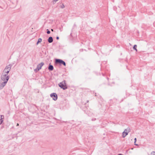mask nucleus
<instances>
[{
	"label": "nucleus",
	"instance_id": "nucleus-1",
	"mask_svg": "<svg viewBox=\"0 0 155 155\" xmlns=\"http://www.w3.org/2000/svg\"><path fill=\"white\" fill-rule=\"evenodd\" d=\"M9 78V76L7 74H5L2 73L1 75V81H8Z\"/></svg>",
	"mask_w": 155,
	"mask_h": 155
},
{
	"label": "nucleus",
	"instance_id": "nucleus-2",
	"mask_svg": "<svg viewBox=\"0 0 155 155\" xmlns=\"http://www.w3.org/2000/svg\"><path fill=\"white\" fill-rule=\"evenodd\" d=\"M12 66V65L11 64H9L6 66L4 69L2 73L8 74L11 69Z\"/></svg>",
	"mask_w": 155,
	"mask_h": 155
},
{
	"label": "nucleus",
	"instance_id": "nucleus-3",
	"mask_svg": "<svg viewBox=\"0 0 155 155\" xmlns=\"http://www.w3.org/2000/svg\"><path fill=\"white\" fill-rule=\"evenodd\" d=\"M59 86L63 90H65L67 88L66 86L65 81H63L62 82L58 84Z\"/></svg>",
	"mask_w": 155,
	"mask_h": 155
},
{
	"label": "nucleus",
	"instance_id": "nucleus-4",
	"mask_svg": "<svg viewBox=\"0 0 155 155\" xmlns=\"http://www.w3.org/2000/svg\"><path fill=\"white\" fill-rule=\"evenodd\" d=\"M55 63L56 64L59 63L60 64H62L64 66H66V63L64 61L60 59H56L55 60Z\"/></svg>",
	"mask_w": 155,
	"mask_h": 155
},
{
	"label": "nucleus",
	"instance_id": "nucleus-5",
	"mask_svg": "<svg viewBox=\"0 0 155 155\" xmlns=\"http://www.w3.org/2000/svg\"><path fill=\"white\" fill-rule=\"evenodd\" d=\"M44 63L43 62H41L40 64H39L37 66V68L36 69L34 70V71L36 72L37 71H39L41 69L42 67L44 65Z\"/></svg>",
	"mask_w": 155,
	"mask_h": 155
},
{
	"label": "nucleus",
	"instance_id": "nucleus-6",
	"mask_svg": "<svg viewBox=\"0 0 155 155\" xmlns=\"http://www.w3.org/2000/svg\"><path fill=\"white\" fill-rule=\"evenodd\" d=\"M130 129L129 128H127L125 129L124 131L122 133V137L124 138L128 134V133L130 131Z\"/></svg>",
	"mask_w": 155,
	"mask_h": 155
},
{
	"label": "nucleus",
	"instance_id": "nucleus-7",
	"mask_svg": "<svg viewBox=\"0 0 155 155\" xmlns=\"http://www.w3.org/2000/svg\"><path fill=\"white\" fill-rule=\"evenodd\" d=\"M50 96L54 101H56L58 98L57 95L55 93H53L50 94Z\"/></svg>",
	"mask_w": 155,
	"mask_h": 155
},
{
	"label": "nucleus",
	"instance_id": "nucleus-8",
	"mask_svg": "<svg viewBox=\"0 0 155 155\" xmlns=\"http://www.w3.org/2000/svg\"><path fill=\"white\" fill-rule=\"evenodd\" d=\"M1 82V84H0V88L1 89H2L7 84V81H3V82Z\"/></svg>",
	"mask_w": 155,
	"mask_h": 155
},
{
	"label": "nucleus",
	"instance_id": "nucleus-9",
	"mask_svg": "<svg viewBox=\"0 0 155 155\" xmlns=\"http://www.w3.org/2000/svg\"><path fill=\"white\" fill-rule=\"evenodd\" d=\"M4 116L3 115H0V125H1L3 121V119L4 118Z\"/></svg>",
	"mask_w": 155,
	"mask_h": 155
},
{
	"label": "nucleus",
	"instance_id": "nucleus-10",
	"mask_svg": "<svg viewBox=\"0 0 155 155\" xmlns=\"http://www.w3.org/2000/svg\"><path fill=\"white\" fill-rule=\"evenodd\" d=\"M48 42L50 43H51L53 41V39L52 37H50L48 38Z\"/></svg>",
	"mask_w": 155,
	"mask_h": 155
},
{
	"label": "nucleus",
	"instance_id": "nucleus-11",
	"mask_svg": "<svg viewBox=\"0 0 155 155\" xmlns=\"http://www.w3.org/2000/svg\"><path fill=\"white\" fill-rule=\"evenodd\" d=\"M48 69L50 71H52L54 69L53 66L50 64L48 67Z\"/></svg>",
	"mask_w": 155,
	"mask_h": 155
},
{
	"label": "nucleus",
	"instance_id": "nucleus-12",
	"mask_svg": "<svg viewBox=\"0 0 155 155\" xmlns=\"http://www.w3.org/2000/svg\"><path fill=\"white\" fill-rule=\"evenodd\" d=\"M42 41V39L41 38H39L38 40V41L37 43V45H38L39 43L41 42Z\"/></svg>",
	"mask_w": 155,
	"mask_h": 155
},
{
	"label": "nucleus",
	"instance_id": "nucleus-13",
	"mask_svg": "<svg viewBox=\"0 0 155 155\" xmlns=\"http://www.w3.org/2000/svg\"><path fill=\"white\" fill-rule=\"evenodd\" d=\"M137 47V45H134V47H133V49L135 50L136 51H137V50L136 48V47Z\"/></svg>",
	"mask_w": 155,
	"mask_h": 155
},
{
	"label": "nucleus",
	"instance_id": "nucleus-14",
	"mask_svg": "<svg viewBox=\"0 0 155 155\" xmlns=\"http://www.w3.org/2000/svg\"><path fill=\"white\" fill-rule=\"evenodd\" d=\"M151 154L152 155H155V152L153 151L151 152Z\"/></svg>",
	"mask_w": 155,
	"mask_h": 155
},
{
	"label": "nucleus",
	"instance_id": "nucleus-15",
	"mask_svg": "<svg viewBox=\"0 0 155 155\" xmlns=\"http://www.w3.org/2000/svg\"><path fill=\"white\" fill-rule=\"evenodd\" d=\"M64 7V6L63 4H62L61 6V8H63Z\"/></svg>",
	"mask_w": 155,
	"mask_h": 155
},
{
	"label": "nucleus",
	"instance_id": "nucleus-16",
	"mask_svg": "<svg viewBox=\"0 0 155 155\" xmlns=\"http://www.w3.org/2000/svg\"><path fill=\"white\" fill-rule=\"evenodd\" d=\"M47 33L48 34H49L50 33V31H49L48 29H47Z\"/></svg>",
	"mask_w": 155,
	"mask_h": 155
},
{
	"label": "nucleus",
	"instance_id": "nucleus-17",
	"mask_svg": "<svg viewBox=\"0 0 155 155\" xmlns=\"http://www.w3.org/2000/svg\"><path fill=\"white\" fill-rule=\"evenodd\" d=\"M136 141H137V139L136 138H135L134 139V143H135Z\"/></svg>",
	"mask_w": 155,
	"mask_h": 155
},
{
	"label": "nucleus",
	"instance_id": "nucleus-18",
	"mask_svg": "<svg viewBox=\"0 0 155 155\" xmlns=\"http://www.w3.org/2000/svg\"><path fill=\"white\" fill-rule=\"evenodd\" d=\"M56 39H57V40H58V39H59V37H56Z\"/></svg>",
	"mask_w": 155,
	"mask_h": 155
},
{
	"label": "nucleus",
	"instance_id": "nucleus-19",
	"mask_svg": "<svg viewBox=\"0 0 155 155\" xmlns=\"http://www.w3.org/2000/svg\"><path fill=\"white\" fill-rule=\"evenodd\" d=\"M51 31H54L53 29H51Z\"/></svg>",
	"mask_w": 155,
	"mask_h": 155
},
{
	"label": "nucleus",
	"instance_id": "nucleus-20",
	"mask_svg": "<svg viewBox=\"0 0 155 155\" xmlns=\"http://www.w3.org/2000/svg\"><path fill=\"white\" fill-rule=\"evenodd\" d=\"M118 155H123L121 154H119Z\"/></svg>",
	"mask_w": 155,
	"mask_h": 155
},
{
	"label": "nucleus",
	"instance_id": "nucleus-21",
	"mask_svg": "<svg viewBox=\"0 0 155 155\" xmlns=\"http://www.w3.org/2000/svg\"><path fill=\"white\" fill-rule=\"evenodd\" d=\"M18 125H19V124H18V123H17V126H18Z\"/></svg>",
	"mask_w": 155,
	"mask_h": 155
},
{
	"label": "nucleus",
	"instance_id": "nucleus-22",
	"mask_svg": "<svg viewBox=\"0 0 155 155\" xmlns=\"http://www.w3.org/2000/svg\"><path fill=\"white\" fill-rule=\"evenodd\" d=\"M134 144H135V145H136V146L138 145H137V144H136L135 143Z\"/></svg>",
	"mask_w": 155,
	"mask_h": 155
}]
</instances>
